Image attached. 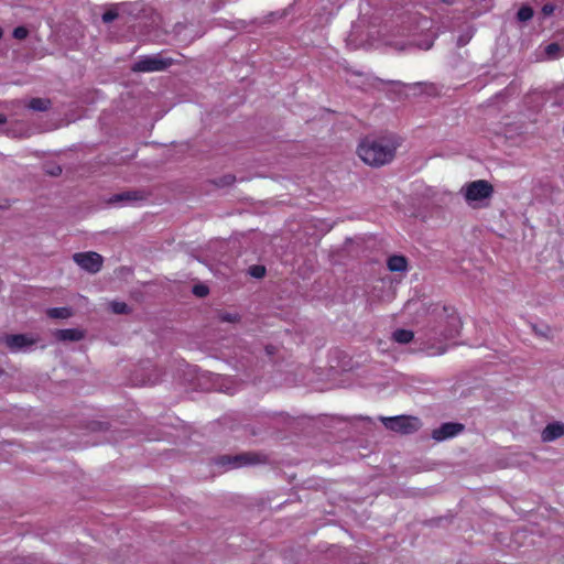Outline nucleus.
<instances>
[{"label": "nucleus", "mask_w": 564, "mask_h": 564, "mask_svg": "<svg viewBox=\"0 0 564 564\" xmlns=\"http://www.w3.org/2000/svg\"><path fill=\"white\" fill-rule=\"evenodd\" d=\"M7 123V116L3 113H0V126Z\"/></svg>", "instance_id": "37998d69"}, {"label": "nucleus", "mask_w": 564, "mask_h": 564, "mask_svg": "<svg viewBox=\"0 0 564 564\" xmlns=\"http://www.w3.org/2000/svg\"><path fill=\"white\" fill-rule=\"evenodd\" d=\"M44 171L47 175L57 177L62 174L63 169L59 164L48 163V164H45Z\"/></svg>", "instance_id": "2f4dec72"}, {"label": "nucleus", "mask_w": 564, "mask_h": 564, "mask_svg": "<svg viewBox=\"0 0 564 564\" xmlns=\"http://www.w3.org/2000/svg\"><path fill=\"white\" fill-rule=\"evenodd\" d=\"M561 51H562L561 45L556 42H553L545 46L544 53L547 58L554 59L558 56Z\"/></svg>", "instance_id": "c85d7f7f"}, {"label": "nucleus", "mask_w": 564, "mask_h": 564, "mask_svg": "<svg viewBox=\"0 0 564 564\" xmlns=\"http://www.w3.org/2000/svg\"><path fill=\"white\" fill-rule=\"evenodd\" d=\"M12 36L17 40H24L29 36V30L23 25L17 26L12 32Z\"/></svg>", "instance_id": "72a5a7b5"}, {"label": "nucleus", "mask_w": 564, "mask_h": 564, "mask_svg": "<svg viewBox=\"0 0 564 564\" xmlns=\"http://www.w3.org/2000/svg\"><path fill=\"white\" fill-rule=\"evenodd\" d=\"M235 182H236V176L230 173L224 174L219 177H216V178H213L209 181V183L217 188L229 187V186L234 185Z\"/></svg>", "instance_id": "4be33fe9"}, {"label": "nucleus", "mask_w": 564, "mask_h": 564, "mask_svg": "<svg viewBox=\"0 0 564 564\" xmlns=\"http://www.w3.org/2000/svg\"><path fill=\"white\" fill-rule=\"evenodd\" d=\"M408 265V259L402 254L390 256L387 260V267L391 272H405Z\"/></svg>", "instance_id": "f3484780"}, {"label": "nucleus", "mask_w": 564, "mask_h": 564, "mask_svg": "<svg viewBox=\"0 0 564 564\" xmlns=\"http://www.w3.org/2000/svg\"><path fill=\"white\" fill-rule=\"evenodd\" d=\"M269 463V456L260 452H242L236 455H220L215 458V464L227 469L243 466L264 465Z\"/></svg>", "instance_id": "7ed1b4c3"}, {"label": "nucleus", "mask_w": 564, "mask_h": 564, "mask_svg": "<svg viewBox=\"0 0 564 564\" xmlns=\"http://www.w3.org/2000/svg\"><path fill=\"white\" fill-rule=\"evenodd\" d=\"M174 36L183 43H191L196 37H200L202 33L197 30L193 22L183 21L177 22L173 26Z\"/></svg>", "instance_id": "9d476101"}, {"label": "nucleus", "mask_w": 564, "mask_h": 564, "mask_svg": "<svg viewBox=\"0 0 564 564\" xmlns=\"http://www.w3.org/2000/svg\"><path fill=\"white\" fill-rule=\"evenodd\" d=\"M2 343H4L11 351H20L29 349L36 343V339L28 334H12L4 335Z\"/></svg>", "instance_id": "9b49d317"}, {"label": "nucleus", "mask_w": 564, "mask_h": 564, "mask_svg": "<svg viewBox=\"0 0 564 564\" xmlns=\"http://www.w3.org/2000/svg\"><path fill=\"white\" fill-rule=\"evenodd\" d=\"M530 326H531V329L533 330V333L536 336L543 337V338H546V339H552L553 338L552 328L547 324L530 323Z\"/></svg>", "instance_id": "5701e85b"}, {"label": "nucleus", "mask_w": 564, "mask_h": 564, "mask_svg": "<svg viewBox=\"0 0 564 564\" xmlns=\"http://www.w3.org/2000/svg\"><path fill=\"white\" fill-rule=\"evenodd\" d=\"M73 260L90 274L99 272L104 263V258L95 251L76 252L73 254Z\"/></svg>", "instance_id": "6e6552de"}, {"label": "nucleus", "mask_w": 564, "mask_h": 564, "mask_svg": "<svg viewBox=\"0 0 564 564\" xmlns=\"http://www.w3.org/2000/svg\"><path fill=\"white\" fill-rule=\"evenodd\" d=\"M192 293L197 297H205L209 294V288L204 283L193 285Z\"/></svg>", "instance_id": "7c9ffc66"}, {"label": "nucleus", "mask_w": 564, "mask_h": 564, "mask_svg": "<svg viewBox=\"0 0 564 564\" xmlns=\"http://www.w3.org/2000/svg\"><path fill=\"white\" fill-rule=\"evenodd\" d=\"M245 431L249 434V435H252V436H256L258 435V431L254 426H251V425H246L245 426Z\"/></svg>", "instance_id": "a19ab883"}, {"label": "nucleus", "mask_w": 564, "mask_h": 564, "mask_svg": "<svg viewBox=\"0 0 564 564\" xmlns=\"http://www.w3.org/2000/svg\"><path fill=\"white\" fill-rule=\"evenodd\" d=\"M46 315L50 318H69L74 315L73 307L69 306H61V307H51L46 311Z\"/></svg>", "instance_id": "6ab92c4d"}, {"label": "nucleus", "mask_w": 564, "mask_h": 564, "mask_svg": "<svg viewBox=\"0 0 564 564\" xmlns=\"http://www.w3.org/2000/svg\"><path fill=\"white\" fill-rule=\"evenodd\" d=\"M494 192L492 184L486 180L469 182L462 188L464 198L468 204L489 199L494 195Z\"/></svg>", "instance_id": "423d86ee"}, {"label": "nucleus", "mask_w": 564, "mask_h": 564, "mask_svg": "<svg viewBox=\"0 0 564 564\" xmlns=\"http://www.w3.org/2000/svg\"><path fill=\"white\" fill-rule=\"evenodd\" d=\"M264 351L268 356H273L278 352V347L272 344H268L264 346Z\"/></svg>", "instance_id": "58836bf2"}, {"label": "nucleus", "mask_w": 564, "mask_h": 564, "mask_svg": "<svg viewBox=\"0 0 564 564\" xmlns=\"http://www.w3.org/2000/svg\"><path fill=\"white\" fill-rule=\"evenodd\" d=\"M445 4H454L456 0H441Z\"/></svg>", "instance_id": "c03bdc74"}, {"label": "nucleus", "mask_w": 564, "mask_h": 564, "mask_svg": "<svg viewBox=\"0 0 564 564\" xmlns=\"http://www.w3.org/2000/svg\"><path fill=\"white\" fill-rule=\"evenodd\" d=\"M561 436H564V423L558 421L549 423L541 434L543 442H552Z\"/></svg>", "instance_id": "dca6fc26"}, {"label": "nucleus", "mask_w": 564, "mask_h": 564, "mask_svg": "<svg viewBox=\"0 0 564 564\" xmlns=\"http://www.w3.org/2000/svg\"><path fill=\"white\" fill-rule=\"evenodd\" d=\"M151 196V192L145 188L128 189L121 193L113 194L108 203L109 204H128L132 202H143Z\"/></svg>", "instance_id": "1a4fd4ad"}, {"label": "nucleus", "mask_w": 564, "mask_h": 564, "mask_svg": "<svg viewBox=\"0 0 564 564\" xmlns=\"http://www.w3.org/2000/svg\"><path fill=\"white\" fill-rule=\"evenodd\" d=\"M556 96L564 101V84L556 88Z\"/></svg>", "instance_id": "79ce46f5"}, {"label": "nucleus", "mask_w": 564, "mask_h": 564, "mask_svg": "<svg viewBox=\"0 0 564 564\" xmlns=\"http://www.w3.org/2000/svg\"><path fill=\"white\" fill-rule=\"evenodd\" d=\"M534 15V10L529 4H523L517 12V20L521 23H527Z\"/></svg>", "instance_id": "393cba45"}, {"label": "nucleus", "mask_w": 564, "mask_h": 564, "mask_svg": "<svg viewBox=\"0 0 564 564\" xmlns=\"http://www.w3.org/2000/svg\"><path fill=\"white\" fill-rule=\"evenodd\" d=\"M1 208H4V206H0V209H1Z\"/></svg>", "instance_id": "49530a36"}, {"label": "nucleus", "mask_w": 564, "mask_h": 564, "mask_svg": "<svg viewBox=\"0 0 564 564\" xmlns=\"http://www.w3.org/2000/svg\"><path fill=\"white\" fill-rule=\"evenodd\" d=\"M248 274L254 279H262L267 274V269L262 264H253L248 268Z\"/></svg>", "instance_id": "cd10ccee"}, {"label": "nucleus", "mask_w": 564, "mask_h": 564, "mask_svg": "<svg viewBox=\"0 0 564 564\" xmlns=\"http://www.w3.org/2000/svg\"><path fill=\"white\" fill-rule=\"evenodd\" d=\"M119 17V13L116 9H109L105 11L101 15V20L104 23H111Z\"/></svg>", "instance_id": "473e14b6"}, {"label": "nucleus", "mask_w": 564, "mask_h": 564, "mask_svg": "<svg viewBox=\"0 0 564 564\" xmlns=\"http://www.w3.org/2000/svg\"><path fill=\"white\" fill-rule=\"evenodd\" d=\"M420 48L430 50L433 46V40H424L422 43L417 44Z\"/></svg>", "instance_id": "ea45409f"}, {"label": "nucleus", "mask_w": 564, "mask_h": 564, "mask_svg": "<svg viewBox=\"0 0 564 564\" xmlns=\"http://www.w3.org/2000/svg\"><path fill=\"white\" fill-rule=\"evenodd\" d=\"M86 336V330L80 328H65V329H56L54 332V337L58 341L63 343H75L84 339Z\"/></svg>", "instance_id": "4468645a"}, {"label": "nucleus", "mask_w": 564, "mask_h": 564, "mask_svg": "<svg viewBox=\"0 0 564 564\" xmlns=\"http://www.w3.org/2000/svg\"><path fill=\"white\" fill-rule=\"evenodd\" d=\"M512 87H513V83H510V85L507 88L497 93L492 97V100H500V99H505V98L509 97L511 95Z\"/></svg>", "instance_id": "f704fd0d"}, {"label": "nucleus", "mask_w": 564, "mask_h": 564, "mask_svg": "<svg viewBox=\"0 0 564 564\" xmlns=\"http://www.w3.org/2000/svg\"><path fill=\"white\" fill-rule=\"evenodd\" d=\"M109 306L111 312L117 315H127L132 312V308L124 302L112 301Z\"/></svg>", "instance_id": "a878e982"}, {"label": "nucleus", "mask_w": 564, "mask_h": 564, "mask_svg": "<svg viewBox=\"0 0 564 564\" xmlns=\"http://www.w3.org/2000/svg\"><path fill=\"white\" fill-rule=\"evenodd\" d=\"M413 338L414 333L410 329L398 328L392 333V339L399 344H409Z\"/></svg>", "instance_id": "412c9836"}, {"label": "nucleus", "mask_w": 564, "mask_h": 564, "mask_svg": "<svg viewBox=\"0 0 564 564\" xmlns=\"http://www.w3.org/2000/svg\"><path fill=\"white\" fill-rule=\"evenodd\" d=\"M120 10L122 14L133 17L137 21L141 20V18L147 17L148 13L153 11L151 7L147 6L142 1L124 2L120 6Z\"/></svg>", "instance_id": "ddd939ff"}, {"label": "nucleus", "mask_w": 564, "mask_h": 564, "mask_svg": "<svg viewBox=\"0 0 564 564\" xmlns=\"http://www.w3.org/2000/svg\"><path fill=\"white\" fill-rule=\"evenodd\" d=\"M159 15L152 11L141 20L135 21L131 28L133 33L137 34L142 41L156 42L162 36V31L159 28Z\"/></svg>", "instance_id": "39448f33"}, {"label": "nucleus", "mask_w": 564, "mask_h": 564, "mask_svg": "<svg viewBox=\"0 0 564 564\" xmlns=\"http://www.w3.org/2000/svg\"><path fill=\"white\" fill-rule=\"evenodd\" d=\"M438 318V325L430 328V339H453L460 334L463 322L454 307L444 305Z\"/></svg>", "instance_id": "f03ea898"}, {"label": "nucleus", "mask_w": 564, "mask_h": 564, "mask_svg": "<svg viewBox=\"0 0 564 564\" xmlns=\"http://www.w3.org/2000/svg\"><path fill=\"white\" fill-rule=\"evenodd\" d=\"M286 15V11L284 10L283 12L279 13V12H270L268 15H267V21H272L274 19H280V18H283Z\"/></svg>", "instance_id": "4c0bfd02"}, {"label": "nucleus", "mask_w": 564, "mask_h": 564, "mask_svg": "<svg viewBox=\"0 0 564 564\" xmlns=\"http://www.w3.org/2000/svg\"><path fill=\"white\" fill-rule=\"evenodd\" d=\"M52 107V101L48 98H32L29 104L28 108L33 111H47Z\"/></svg>", "instance_id": "aec40b11"}, {"label": "nucleus", "mask_w": 564, "mask_h": 564, "mask_svg": "<svg viewBox=\"0 0 564 564\" xmlns=\"http://www.w3.org/2000/svg\"><path fill=\"white\" fill-rule=\"evenodd\" d=\"M380 421L383 423L387 430L392 432L410 435L417 432L422 422L417 416L412 415H395V416H381Z\"/></svg>", "instance_id": "20e7f679"}, {"label": "nucleus", "mask_w": 564, "mask_h": 564, "mask_svg": "<svg viewBox=\"0 0 564 564\" xmlns=\"http://www.w3.org/2000/svg\"><path fill=\"white\" fill-rule=\"evenodd\" d=\"M2 36H3V30H2V28L0 26V40L2 39Z\"/></svg>", "instance_id": "a18cd8bd"}, {"label": "nucleus", "mask_w": 564, "mask_h": 564, "mask_svg": "<svg viewBox=\"0 0 564 564\" xmlns=\"http://www.w3.org/2000/svg\"><path fill=\"white\" fill-rule=\"evenodd\" d=\"M401 145V140L395 134H387L378 138L370 135L361 140L357 148L359 158L368 165L379 167L390 163L397 149Z\"/></svg>", "instance_id": "f257e3e1"}, {"label": "nucleus", "mask_w": 564, "mask_h": 564, "mask_svg": "<svg viewBox=\"0 0 564 564\" xmlns=\"http://www.w3.org/2000/svg\"><path fill=\"white\" fill-rule=\"evenodd\" d=\"M465 430V425L458 422H445L432 431V438L436 442L455 437Z\"/></svg>", "instance_id": "f8f14e48"}, {"label": "nucleus", "mask_w": 564, "mask_h": 564, "mask_svg": "<svg viewBox=\"0 0 564 564\" xmlns=\"http://www.w3.org/2000/svg\"><path fill=\"white\" fill-rule=\"evenodd\" d=\"M4 133L8 137H12V138H24V137H29L30 135L29 128L24 123H21V122H18V121L14 122V123H11L4 130Z\"/></svg>", "instance_id": "a211bd4d"}, {"label": "nucleus", "mask_w": 564, "mask_h": 564, "mask_svg": "<svg viewBox=\"0 0 564 564\" xmlns=\"http://www.w3.org/2000/svg\"><path fill=\"white\" fill-rule=\"evenodd\" d=\"M445 518L444 517H436V518H431V519H427L423 522L424 525L426 527H437L441 524V522L444 520Z\"/></svg>", "instance_id": "c9c22d12"}, {"label": "nucleus", "mask_w": 564, "mask_h": 564, "mask_svg": "<svg viewBox=\"0 0 564 564\" xmlns=\"http://www.w3.org/2000/svg\"><path fill=\"white\" fill-rule=\"evenodd\" d=\"M475 26L474 25H467V28L458 35L456 40L457 47H463L469 43V41L473 39L475 34Z\"/></svg>", "instance_id": "b1692460"}, {"label": "nucleus", "mask_w": 564, "mask_h": 564, "mask_svg": "<svg viewBox=\"0 0 564 564\" xmlns=\"http://www.w3.org/2000/svg\"><path fill=\"white\" fill-rule=\"evenodd\" d=\"M554 10H555V6L553 3H545L542 7V14L544 17H549L554 12Z\"/></svg>", "instance_id": "e433bc0d"}, {"label": "nucleus", "mask_w": 564, "mask_h": 564, "mask_svg": "<svg viewBox=\"0 0 564 564\" xmlns=\"http://www.w3.org/2000/svg\"><path fill=\"white\" fill-rule=\"evenodd\" d=\"M90 432H107L110 430V423L106 421L91 420L86 425Z\"/></svg>", "instance_id": "bb28decb"}, {"label": "nucleus", "mask_w": 564, "mask_h": 564, "mask_svg": "<svg viewBox=\"0 0 564 564\" xmlns=\"http://www.w3.org/2000/svg\"><path fill=\"white\" fill-rule=\"evenodd\" d=\"M386 83L389 85H392V86L408 87L409 89L413 90L414 95H421V94L432 95L436 90V87L434 86V84H429V83H423V82L409 84V85L403 84L402 82H398V80H388Z\"/></svg>", "instance_id": "2eb2a0df"}, {"label": "nucleus", "mask_w": 564, "mask_h": 564, "mask_svg": "<svg viewBox=\"0 0 564 564\" xmlns=\"http://www.w3.org/2000/svg\"><path fill=\"white\" fill-rule=\"evenodd\" d=\"M173 63V58L164 57L162 54L145 55L131 66V70L134 73L162 72L172 66Z\"/></svg>", "instance_id": "0eeeda50"}, {"label": "nucleus", "mask_w": 564, "mask_h": 564, "mask_svg": "<svg viewBox=\"0 0 564 564\" xmlns=\"http://www.w3.org/2000/svg\"><path fill=\"white\" fill-rule=\"evenodd\" d=\"M218 319L224 323H238L241 316L237 313L219 312Z\"/></svg>", "instance_id": "c756f323"}]
</instances>
